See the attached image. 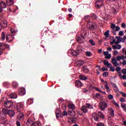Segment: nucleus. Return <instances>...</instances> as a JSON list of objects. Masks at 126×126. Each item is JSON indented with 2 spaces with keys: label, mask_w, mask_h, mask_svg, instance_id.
<instances>
[{
  "label": "nucleus",
  "mask_w": 126,
  "mask_h": 126,
  "mask_svg": "<svg viewBox=\"0 0 126 126\" xmlns=\"http://www.w3.org/2000/svg\"><path fill=\"white\" fill-rule=\"evenodd\" d=\"M86 36H87V32L85 30H82L81 31V34H80L77 37V41L79 44H83L84 43V40L86 39Z\"/></svg>",
  "instance_id": "obj_1"
},
{
  "label": "nucleus",
  "mask_w": 126,
  "mask_h": 126,
  "mask_svg": "<svg viewBox=\"0 0 126 126\" xmlns=\"http://www.w3.org/2000/svg\"><path fill=\"white\" fill-rule=\"evenodd\" d=\"M26 125L27 126H41V123L39 121L34 122L33 119L29 118L27 121Z\"/></svg>",
  "instance_id": "obj_2"
},
{
  "label": "nucleus",
  "mask_w": 126,
  "mask_h": 126,
  "mask_svg": "<svg viewBox=\"0 0 126 126\" xmlns=\"http://www.w3.org/2000/svg\"><path fill=\"white\" fill-rule=\"evenodd\" d=\"M87 26L88 29L91 31L95 30L96 29V23L93 21L88 22Z\"/></svg>",
  "instance_id": "obj_3"
},
{
  "label": "nucleus",
  "mask_w": 126,
  "mask_h": 126,
  "mask_svg": "<svg viewBox=\"0 0 126 126\" xmlns=\"http://www.w3.org/2000/svg\"><path fill=\"white\" fill-rule=\"evenodd\" d=\"M2 111L5 112L6 115H8L9 117H14V115H15V112L14 110H7L6 109H3Z\"/></svg>",
  "instance_id": "obj_4"
},
{
  "label": "nucleus",
  "mask_w": 126,
  "mask_h": 126,
  "mask_svg": "<svg viewBox=\"0 0 126 126\" xmlns=\"http://www.w3.org/2000/svg\"><path fill=\"white\" fill-rule=\"evenodd\" d=\"M108 107V104L105 101H101L99 102V108L101 111H105L106 108Z\"/></svg>",
  "instance_id": "obj_5"
},
{
  "label": "nucleus",
  "mask_w": 126,
  "mask_h": 126,
  "mask_svg": "<svg viewBox=\"0 0 126 126\" xmlns=\"http://www.w3.org/2000/svg\"><path fill=\"white\" fill-rule=\"evenodd\" d=\"M5 49H9V45L2 42H0V51L2 53Z\"/></svg>",
  "instance_id": "obj_6"
},
{
  "label": "nucleus",
  "mask_w": 126,
  "mask_h": 126,
  "mask_svg": "<svg viewBox=\"0 0 126 126\" xmlns=\"http://www.w3.org/2000/svg\"><path fill=\"white\" fill-rule=\"evenodd\" d=\"M103 4L104 1L103 0H97L95 3V7L99 9V8H101Z\"/></svg>",
  "instance_id": "obj_7"
},
{
  "label": "nucleus",
  "mask_w": 126,
  "mask_h": 126,
  "mask_svg": "<svg viewBox=\"0 0 126 126\" xmlns=\"http://www.w3.org/2000/svg\"><path fill=\"white\" fill-rule=\"evenodd\" d=\"M18 92L20 96H24L26 94V90L24 88H20L18 89Z\"/></svg>",
  "instance_id": "obj_8"
},
{
  "label": "nucleus",
  "mask_w": 126,
  "mask_h": 126,
  "mask_svg": "<svg viewBox=\"0 0 126 126\" xmlns=\"http://www.w3.org/2000/svg\"><path fill=\"white\" fill-rule=\"evenodd\" d=\"M14 39V36L13 35L10 34H7L6 36V41L7 43H10V42H12Z\"/></svg>",
  "instance_id": "obj_9"
},
{
  "label": "nucleus",
  "mask_w": 126,
  "mask_h": 126,
  "mask_svg": "<svg viewBox=\"0 0 126 126\" xmlns=\"http://www.w3.org/2000/svg\"><path fill=\"white\" fill-rule=\"evenodd\" d=\"M83 64H84V61L82 60H78L74 63L75 66H77V67H80Z\"/></svg>",
  "instance_id": "obj_10"
},
{
  "label": "nucleus",
  "mask_w": 126,
  "mask_h": 126,
  "mask_svg": "<svg viewBox=\"0 0 126 126\" xmlns=\"http://www.w3.org/2000/svg\"><path fill=\"white\" fill-rule=\"evenodd\" d=\"M17 112H21V111H23V103H18L17 104Z\"/></svg>",
  "instance_id": "obj_11"
},
{
  "label": "nucleus",
  "mask_w": 126,
  "mask_h": 126,
  "mask_svg": "<svg viewBox=\"0 0 126 126\" xmlns=\"http://www.w3.org/2000/svg\"><path fill=\"white\" fill-rule=\"evenodd\" d=\"M6 119V114H5V111H3L2 112H0V121H4Z\"/></svg>",
  "instance_id": "obj_12"
},
{
  "label": "nucleus",
  "mask_w": 126,
  "mask_h": 126,
  "mask_svg": "<svg viewBox=\"0 0 126 126\" xmlns=\"http://www.w3.org/2000/svg\"><path fill=\"white\" fill-rule=\"evenodd\" d=\"M13 104V103L12 101L8 100L4 103V107H6V108H10V107L12 106Z\"/></svg>",
  "instance_id": "obj_13"
},
{
  "label": "nucleus",
  "mask_w": 126,
  "mask_h": 126,
  "mask_svg": "<svg viewBox=\"0 0 126 126\" xmlns=\"http://www.w3.org/2000/svg\"><path fill=\"white\" fill-rule=\"evenodd\" d=\"M103 55L105 56V59H106V60H110L112 57V55L111 54H109V51L103 52Z\"/></svg>",
  "instance_id": "obj_14"
},
{
  "label": "nucleus",
  "mask_w": 126,
  "mask_h": 126,
  "mask_svg": "<svg viewBox=\"0 0 126 126\" xmlns=\"http://www.w3.org/2000/svg\"><path fill=\"white\" fill-rule=\"evenodd\" d=\"M111 63L114 66H118L119 64L115 57H113V59L111 60Z\"/></svg>",
  "instance_id": "obj_15"
},
{
  "label": "nucleus",
  "mask_w": 126,
  "mask_h": 126,
  "mask_svg": "<svg viewBox=\"0 0 126 126\" xmlns=\"http://www.w3.org/2000/svg\"><path fill=\"white\" fill-rule=\"evenodd\" d=\"M75 86L76 87H77L78 88H80L83 85L82 84V83L80 82L79 80H77L75 82Z\"/></svg>",
  "instance_id": "obj_16"
},
{
  "label": "nucleus",
  "mask_w": 126,
  "mask_h": 126,
  "mask_svg": "<svg viewBox=\"0 0 126 126\" xmlns=\"http://www.w3.org/2000/svg\"><path fill=\"white\" fill-rule=\"evenodd\" d=\"M81 51V50L78 49L76 51H72V52H71V55L72 56H78V55H79V53H80Z\"/></svg>",
  "instance_id": "obj_17"
},
{
  "label": "nucleus",
  "mask_w": 126,
  "mask_h": 126,
  "mask_svg": "<svg viewBox=\"0 0 126 126\" xmlns=\"http://www.w3.org/2000/svg\"><path fill=\"white\" fill-rule=\"evenodd\" d=\"M68 113L69 115V116H75L76 115V113H75V111L71 109H69L68 110Z\"/></svg>",
  "instance_id": "obj_18"
},
{
  "label": "nucleus",
  "mask_w": 126,
  "mask_h": 126,
  "mask_svg": "<svg viewBox=\"0 0 126 126\" xmlns=\"http://www.w3.org/2000/svg\"><path fill=\"white\" fill-rule=\"evenodd\" d=\"M18 119L20 120H24V114L23 113H19L17 116Z\"/></svg>",
  "instance_id": "obj_19"
},
{
  "label": "nucleus",
  "mask_w": 126,
  "mask_h": 126,
  "mask_svg": "<svg viewBox=\"0 0 126 126\" xmlns=\"http://www.w3.org/2000/svg\"><path fill=\"white\" fill-rule=\"evenodd\" d=\"M116 28V25L114 24H112L111 26L110 27V28H111V29H112L111 30V32L113 33V34H114V35H117V33H116V32H115V29Z\"/></svg>",
  "instance_id": "obj_20"
},
{
  "label": "nucleus",
  "mask_w": 126,
  "mask_h": 126,
  "mask_svg": "<svg viewBox=\"0 0 126 126\" xmlns=\"http://www.w3.org/2000/svg\"><path fill=\"white\" fill-rule=\"evenodd\" d=\"M1 26L3 28H6V27H7V22H6V20H3L1 21Z\"/></svg>",
  "instance_id": "obj_21"
},
{
  "label": "nucleus",
  "mask_w": 126,
  "mask_h": 126,
  "mask_svg": "<svg viewBox=\"0 0 126 126\" xmlns=\"http://www.w3.org/2000/svg\"><path fill=\"white\" fill-rule=\"evenodd\" d=\"M93 117L95 122H98V121H99V116H98V114L96 113H93Z\"/></svg>",
  "instance_id": "obj_22"
},
{
  "label": "nucleus",
  "mask_w": 126,
  "mask_h": 126,
  "mask_svg": "<svg viewBox=\"0 0 126 126\" xmlns=\"http://www.w3.org/2000/svg\"><path fill=\"white\" fill-rule=\"evenodd\" d=\"M98 117L100 119H101V120H104L105 119V115H104V114L102 113L101 111H98L97 112Z\"/></svg>",
  "instance_id": "obj_23"
},
{
  "label": "nucleus",
  "mask_w": 126,
  "mask_h": 126,
  "mask_svg": "<svg viewBox=\"0 0 126 126\" xmlns=\"http://www.w3.org/2000/svg\"><path fill=\"white\" fill-rule=\"evenodd\" d=\"M0 7L2 8V9L6 8V3H5V2H4L3 1H0Z\"/></svg>",
  "instance_id": "obj_24"
},
{
  "label": "nucleus",
  "mask_w": 126,
  "mask_h": 126,
  "mask_svg": "<svg viewBox=\"0 0 126 126\" xmlns=\"http://www.w3.org/2000/svg\"><path fill=\"white\" fill-rule=\"evenodd\" d=\"M112 48L113 50H121L122 49V45L118 44V45H115L112 46Z\"/></svg>",
  "instance_id": "obj_25"
},
{
  "label": "nucleus",
  "mask_w": 126,
  "mask_h": 126,
  "mask_svg": "<svg viewBox=\"0 0 126 126\" xmlns=\"http://www.w3.org/2000/svg\"><path fill=\"white\" fill-rule=\"evenodd\" d=\"M6 2L8 6H10L13 5L14 1L13 0H6Z\"/></svg>",
  "instance_id": "obj_26"
},
{
  "label": "nucleus",
  "mask_w": 126,
  "mask_h": 126,
  "mask_svg": "<svg viewBox=\"0 0 126 126\" xmlns=\"http://www.w3.org/2000/svg\"><path fill=\"white\" fill-rule=\"evenodd\" d=\"M109 115L110 117H114L115 116L114 111L113 108H109L108 109Z\"/></svg>",
  "instance_id": "obj_27"
},
{
  "label": "nucleus",
  "mask_w": 126,
  "mask_h": 126,
  "mask_svg": "<svg viewBox=\"0 0 126 126\" xmlns=\"http://www.w3.org/2000/svg\"><path fill=\"white\" fill-rule=\"evenodd\" d=\"M10 97L12 99H16L17 98V94L16 93H12L10 94Z\"/></svg>",
  "instance_id": "obj_28"
},
{
  "label": "nucleus",
  "mask_w": 126,
  "mask_h": 126,
  "mask_svg": "<svg viewBox=\"0 0 126 126\" xmlns=\"http://www.w3.org/2000/svg\"><path fill=\"white\" fill-rule=\"evenodd\" d=\"M0 40H1V41H4L5 40V34L4 32H1Z\"/></svg>",
  "instance_id": "obj_29"
},
{
  "label": "nucleus",
  "mask_w": 126,
  "mask_h": 126,
  "mask_svg": "<svg viewBox=\"0 0 126 126\" xmlns=\"http://www.w3.org/2000/svg\"><path fill=\"white\" fill-rule=\"evenodd\" d=\"M81 111L83 112V113H87V111H88L87 110V107L86 106L84 105L81 108Z\"/></svg>",
  "instance_id": "obj_30"
},
{
  "label": "nucleus",
  "mask_w": 126,
  "mask_h": 126,
  "mask_svg": "<svg viewBox=\"0 0 126 126\" xmlns=\"http://www.w3.org/2000/svg\"><path fill=\"white\" fill-rule=\"evenodd\" d=\"M91 17L93 19V20H96L97 19V16L96 15V14L95 13H92L91 14Z\"/></svg>",
  "instance_id": "obj_31"
},
{
  "label": "nucleus",
  "mask_w": 126,
  "mask_h": 126,
  "mask_svg": "<svg viewBox=\"0 0 126 126\" xmlns=\"http://www.w3.org/2000/svg\"><path fill=\"white\" fill-rule=\"evenodd\" d=\"M27 104H28V105H31V104H33V98L28 99L27 101Z\"/></svg>",
  "instance_id": "obj_32"
},
{
  "label": "nucleus",
  "mask_w": 126,
  "mask_h": 126,
  "mask_svg": "<svg viewBox=\"0 0 126 126\" xmlns=\"http://www.w3.org/2000/svg\"><path fill=\"white\" fill-rule=\"evenodd\" d=\"M56 118H58L61 117V111L58 110L56 112Z\"/></svg>",
  "instance_id": "obj_33"
},
{
  "label": "nucleus",
  "mask_w": 126,
  "mask_h": 126,
  "mask_svg": "<svg viewBox=\"0 0 126 126\" xmlns=\"http://www.w3.org/2000/svg\"><path fill=\"white\" fill-rule=\"evenodd\" d=\"M89 19H90V16L89 15H86L84 17V20L86 22H89V21H88Z\"/></svg>",
  "instance_id": "obj_34"
},
{
  "label": "nucleus",
  "mask_w": 126,
  "mask_h": 126,
  "mask_svg": "<svg viewBox=\"0 0 126 126\" xmlns=\"http://www.w3.org/2000/svg\"><path fill=\"white\" fill-rule=\"evenodd\" d=\"M115 39H117V40L116 42V44H120L121 42V36H116Z\"/></svg>",
  "instance_id": "obj_35"
},
{
  "label": "nucleus",
  "mask_w": 126,
  "mask_h": 126,
  "mask_svg": "<svg viewBox=\"0 0 126 126\" xmlns=\"http://www.w3.org/2000/svg\"><path fill=\"white\" fill-rule=\"evenodd\" d=\"M83 70L85 73H88L89 72V69L86 66L83 67Z\"/></svg>",
  "instance_id": "obj_36"
},
{
  "label": "nucleus",
  "mask_w": 126,
  "mask_h": 126,
  "mask_svg": "<svg viewBox=\"0 0 126 126\" xmlns=\"http://www.w3.org/2000/svg\"><path fill=\"white\" fill-rule=\"evenodd\" d=\"M70 120L72 124H74V123H75L77 120V118H76V117H71Z\"/></svg>",
  "instance_id": "obj_37"
},
{
  "label": "nucleus",
  "mask_w": 126,
  "mask_h": 126,
  "mask_svg": "<svg viewBox=\"0 0 126 126\" xmlns=\"http://www.w3.org/2000/svg\"><path fill=\"white\" fill-rule=\"evenodd\" d=\"M12 85L14 88H17L18 87V83L16 82H13Z\"/></svg>",
  "instance_id": "obj_38"
},
{
  "label": "nucleus",
  "mask_w": 126,
  "mask_h": 126,
  "mask_svg": "<svg viewBox=\"0 0 126 126\" xmlns=\"http://www.w3.org/2000/svg\"><path fill=\"white\" fill-rule=\"evenodd\" d=\"M79 78L80 79H81V80H87V77H85L84 75H80Z\"/></svg>",
  "instance_id": "obj_39"
},
{
  "label": "nucleus",
  "mask_w": 126,
  "mask_h": 126,
  "mask_svg": "<svg viewBox=\"0 0 126 126\" xmlns=\"http://www.w3.org/2000/svg\"><path fill=\"white\" fill-rule=\"evenodd\" d=\"M89 43L92 45V46H95L96 45V43H95V42H94L93 39H90L89 40Z\"/></svg>",
  "instance_id": "obj_40"
},
{
  "label": "nucleus",
  "mask_w": 126,
  "mask_h": 126,
  "mask_svg": "<svg viewBox=\"0 0 126 126\" xmlns=\"http://www.w3.org/2000/svg\"><path fill=\"white\" fill-rule=\"evenodd\" d=\"M110 31L108 30L105 33H104V36H105V37H106L107 38H108V37H109V36H110Z\"/></svg>",
  "instance_id": "obj_41"
},
{
  "label": "nucleus",
  "mask_w": 126,
  "mask_h": 126,
  "mask_svg": "<svg viewBox=\"0 0 126 126\" xmlns=\"http://www.w3.org/2000/svg\"><path fill=\"white\" fill-rule=\"evenodd\" d=\"M121 107L125 111V112H126V105L125 103L121 104Z\"/></svg>",
  "instance_id": "obj_42"
},
{
  "label": "nucleus",
  "mask_w": 126,
  "mask_h": 126,
  "mask_svg": "<svg viewBox=\"0 0 126 126\" xmlns=\"http://www.w3.org/2000/svg\"><path fill=\"white\" fill-rule=\"evenodd\" d=\"M69 109H71L72 110H74L75 109V106L74 104H71L68 105Z\"/></svg>",
  "instance_id": "obj_43"
},
{
  "label": "nucleus",
  "mask_w": 126,
  "mask_h": 126,
  "mask_svg": "<svg viewBox=\"0 0 126 126\" xmlns=\"http://www.w3.org/2000/svg\"><path fill=\"white\" fill-rule=\"evenodd\" d=\"M86 105L88 109H93V105L89 103H86Z\"/></svg>",
  "instance_id": "obj_44"
},
{
  "label": "nucleus",
  "mask_w": 126,
  "mask_h": 126,
  "mask_svg": "<svg viewBox=\"0 0 126 126\" xmlns=\"http://www.w3.org/2000/svg\"><path fill=\"white\" fill-rule=\"evenodd\" d=\"M120 30H121V28H120V27L118 26L115 27V32H116V34H117V31H120Z\"/></svg>",
  "instance_id": "obj_45"
},
{
  "label": "nucleus",
  "mask_w": 126,
  "mask_h": 126,
  "mask_svg": "<svg viewBox=\"0 0 126 126\" xmlns=\"http://www.w3.org/2000/svg\"><path fill=\"white\" fill-rule=\"evenodd\" d=\"M112 102L113 104L114 105H115V106H116V107H120V105L119 104H118V103H117V102H116V101H115V100H114V99L112 100Z\"/></svg>",
  "instance_id": "obj_46"
},
{
  "label": "nucleus",
  "mask_w": 126,
  "mask_h": 126,
  "mask_svg": "<svg viewBox=\"0 0 126 126\" xmlns=\"http://www.w3.org/2000/svg\"><path fill=\"white\" fill-rule=\"evenodd\" d=\"M105 87L106 90H107V92H110L111 90H110V87L108 86V84H105Z\"/></svg>",
  "instance_id": "obj_47"
},
{
  "label": "nucleus",
  "mask_w": 126,
  "mask_h": 126,
  "mask_svg": "<svg viewBox=\"0 0 126 126\" xmlns=\"http://www.w3.org/2000/svg\"><path fill=\"white\" fill-rule=\"evenodd\" d=\"M96 126H105V124L102 122H100L96 124Z\"/></svg>",
  "instance_id": "obj_48"
},
{
  "label": "nucleus",
  "mask_w": 126,
  "mask_h": 126,
  "mask_svg": "<svg viewBox=\"0 0 126 126\" xmlns=\"http://www.w3.org/2000/svg\"><path fill=\"white\" fill-rule=\"evenodd\" d=\"M86 55L87 57H91V52L87 51L86 52Z\"/></svg>",
  "instance_id": "obj_49"
},
{
  "label": "nucleus",
  "mask_w": 126,
  "mask_h": 126,
  "mask_svg": "<svg viewBox=\"0 0 126 126\" xmlns=\"http://www.w3.org/2000/svg\"><path fill=\"white\" fill-rule=\"evenodd\" d=\"M107 75H109V73H108V72H104L103 74V77H106Z\"/></svg>",
  "instance_id": "obj_50"
},
{
  "label": "nucleus",
  "mask_w": 126,
  "mask_h": 126,
  "mask_svg": "<svg viewBox=\"0 0 126 126\" xmlns=\"http://www.w3.org/2000/svg\"><path fill=\"white\" fill-rule=\"evenodd\" d=\"M62 108L63 110H66V105L65 104H63L62 106Z\"/></svg>",
  "instance_id": "obj_51"
},
{
  "label": "nucleus",
  "mask_w": 126,
  "mask_h": 126,
  "mask_svg": "<svg viewBox=\"0 0 126 126\" xmlns=\"http://www.w3.org/2000/svg\"><path fill=\"white\" fill-rule=\"evenodd\" d=\"M63 116H67V112L65 111V110H64L62 112Z\"/></svg>",
  "instance_id": "obj_52"
},
{
  "label": "nucleus",
  "mask_w": 126,
  "mask_h": 126,
  "mask_svg": "<svg viewBox=\"0 0 126 126\" xmlns=\"http://www.w3.org/2000/svg\"><path fill=\"white\" fill-rule=\"evenodd\" d=\"M103 63L104 65H107V64L109 63V61L105 60L103 61Z\"/></svg>",
  "instance_id": "obj_53"
},
{
  "label": "nucleus",
  "mask_w": 126,
  "mask_h": 126,
  "mask_svg": "<svg viewBox=\"0 0 126 126\" xmlns=\"http://www.w3.org/2000/svg\"><path fill=\"white\" fill-rule=\"evenodd\" d=\"M113 52L114 56H117V55L119 54V52L117 50H114Z\"/></svg>",
  "instance_id": "obj_54"
},
{
  "label": "nucleus",
  "mask_w": 126,
  "mask_h": 126,
  "mask_svg": "<svg viewBox=\"0 0 126 126\" xmlns=\"http://www.w3.org/2000/svg\"><path fill=\"white\" fill-rule=\"evenodd\" d=\"M108 99H110V100H112L114 98V96L112 94H109L108 95Z\"/></svg>",
  "instance_id": "obj_55"
},
{
  "label": "nucleus",
  "mask_w": 126,
  "mask_h": 126,
  "mask_svg": "<svg viewBox=\"0 0 126 126\" xmlns=\"http://www.w3.org/2000/svg\"><path fill=\"white\" fill-rule=\"evenodd\" d=\"M119 36H124V31H121L119 32Z\"/></svg>",
  "instance_id": "obj_56"
},
{
  "label": "nucleus",
  "mask_w": 126,
  "mask_h": 126,
  "mask_svg": "<svg viewBox=\"0 0 126 126\" xmlns=\"http://www.w3.org/2000/svg\"><path fill=\"white\" fill-rule=\"evenodd\" d=\"M121 60H122V58H121V56H118L116 58V60L118 62H120V61H121Z\"/></svg>",
  "instance_id": "obj_57"
},
{
  "label": "nucleus",
  "mask_w": 126,
  "mask_h": 126,
  "mask_svg": "<svg viewBox=\"0 0 126 126\" xmlns=\"http://www.w3.org/2000/svg\"><path fill=\"white\" fill-rule=\"evenodd\" d=\"M16 124L17 126H21V124L20 123V122L18 121H17L16 122Z\"/></svg>",
  "instance_id": "obj_58"
},
{
  "label": "nucleus",
  "mask_w": 126,
  "mask_h": 126,
  "mask_svg": "<svg viewBox=\"0 0 126 126\" xmlns=\"http://www.w3.org/2000/svg\"><path fill=\"white\" fill-rule=\"evenodd\" d=\"M109 71H112L113 72H114V71H115V67H110Z\"/></svg>",
  "instance_id": "obj_59"
},
{
  "label": "nucleus",
  "mask_w": 126,
  "mask_h": 126,
  "mask_svg": "<svg viewBox=\"0 0 126 126\" xmlns=\"http://www.w3.org/2000/svg\"><path fill=\"white\" fill-rule=\"evenodd\" d=\"M120 102H126V99H125V98H123V97H121L120 98Z\"/></svg>",
  "instance_id": "obj_60"
},
{
  "label": "nucleus",
  "mask_w": 126,
  "mask_h": 126,
  "mask_svg": "<svg viewBox=\"0 0 126 126\" xmlns=\"http://www.w3.org/2000/svg\"><path fill=\"white\" fill-rule=\"evenodd\" d=\"M120 94H122L123 97H126V94L123 92H120Z\"/></svg>",
  "instance_id": "obj_61"
},
{
  "label": "nucleus",
  "mask_w": 126,
  "mask_h": 126,
  "mask_svg": "<svg viewBox=\"0 0 126 126\" xmlns=\"http://www.w3.org/2000/svg\"><path fill=\"white\" fill-rule=\"evenodd\" d=\"M95 97L96 98H100V93H96L95 94Z\"/></svg>",
  "instance_id": "obj_62"
},
{
  "label": "nucleus",
  "mask_w": 126,
  "mask_h": 126,
  "mask_svg": "<svg viewBox=\"0 0 126 126\" xmlns=\"http://www.w3.org/2000/svg\"><path fill=\"white\" fill-rule=\"evenodd\" d=\"M122 73H123V74H126V68H124L122 69Z\"/></svg>",
  "instance_id": "obj_63"
},
{
  "label": "nucleus",
  "mask_w": 126,
  "mask_h": 126,
  "mask_svg": "<svg viewBox=\"0 0 126 126\" xmlns=\"http://www.w3.org/2000/svg\"><path fill=\"white\" fill-rule=\"evenodd\" d=\"M116 70L117 71H120L121 70V67L118 66L117 67H116Z\"/></svg>",
  "instance_id": "obj_64"
}]
</instances>
